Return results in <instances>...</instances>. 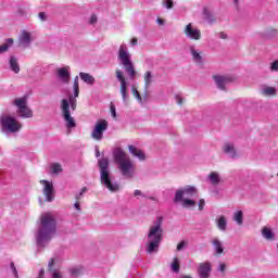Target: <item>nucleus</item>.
<instances>
[{"instance_id": "8fccbe9b", "label": "nucleus", "mask_w": 278, "mask_h": 278, "mask_svg": "<svg viewBox=\"0 0 278 278\" xmlns=\"http://www.w3.org/2000/svg\"><path fill=\"white\" fill-rule=\"evenodd\" d=\"M138 45V38L134 37L130 39V47H136Z\"/></svg>"}, {"instance_id": "6e6d98bb", "label": "nucleus", "mask_w": 278, "mask_h": 278, "mask_svg": "<svg viewBox=\"0 0 278 278\" xmlns=\"http://www.w3.org/2000/svg\"><path fill=\"white\" fill-rule=\"evenodd\" d=\"M38 278H45V269H40Z\"/></svg>"}, {"instance_id": "4d7b16f0", "label": "nucleus", "mask_w": 278, "mask_h": 278, "mask_svg": "<svg viewBox=\"0 0 278 278\" xmlns=\"http://www.w3.org/2000/svg\"><path fill=\"white\" fill-rule=\"evenodd\" d=\"M74 207H75V210H79V207H80L79 202H76V203L74 204Z\"/></svg>"}, {"instance_id": "a18cd8bd", "label": "nucleus", "mask_w": 278, "mask_h": 278, "mask_svg": "<svg viewBox=\"0 0 278 278\" xmlns=\"http://www.w3.org/2000/svg\"><path fill=\"white\" fill-rule=\"evenodd\" d=\"M156 23H157V25H160L161 27L164 26V25H166V21H164L162 17H157V18H156Z\"/></svg>"}, {"instance_id": "72a5a7b5", "label": "nucleus", "mask_w": 278, "mask_h": 278, "mask_svg": "<svg viewBox=\"0 0 278 278\" xmlns=\"http://www.w3.org/2000/svg\"><path fill=\"white\" fill-rule=\"evenodd\" d=\"M217 227H218V229H220V231L227 230V218H225V216H220L217 219Z\"/></svg>"}, {"instance_id": "603ef678", "label": "nucleus", "mask_w": 278, "mask_h": 278, "mask_svg": "<svg viewBox=\"0 0 278 278\" xmlns=\"http://www.w3.org/2000/svg\"><path fill=\"white\" fill-rule=\"evenodd\" d=\"M218 38H220V40H227V34L226 33H218Z\"/></svg>"}, {"instance_id": "5fc2aeb1", "label": "nucleus", "mask_w": 278, "mask_h": 278, "mask_svg": "<svg viewBox=\"0 0 278 278\" xmlns=\"http://www.w3.org/2000/svg\"><path fill=\"white\" fill-rule=\"evenodd\" d=\"M52 278H62V274L59 271H52Z\"/></svg>"}, {"instance_id": "423d86ee", "label": "nucleus", "mask_w": 278, "mask_h": 278, "mask_svg": "<svg viewBox=\"0 0 278 278\" xmlns=\"http://www.w3.org/2000/svg\"><path fill=\"white\" fill-rule=\"evenodd\" d=\"M100 168V181L104 188H108L110 192H118L121 187L116 182H112V174H110V160L102 157L98 161Z\"/></svg>"}, {"instance_id": "a211bd4d", "label": "nucleus", "mask_w": 278, "mask_h": 278, "mask_svg": "<svg viewBox=\"0 0 278 278\" xmlns=\"http://www.w3.org/2000/svg\"><path fill=\"white\" fill-rule=\"evenodd\" d=\"M200 278H210V273H212V264L201 263L198 269Z\"/></svg>"}, {"instance_id": "bb28decb", "label": "nucleus", "mask_w": 278, "mask_h": 278, "mask_svg": "<svg viewBox=\"0 0 278 278\" xmlns=\"http://www.w3.org/2000/svg\"><path fill=\"white\" fill-rule=\"evenodd\" d=\"M9 64H10L11 71H13V73H15V74L21 73V66L18 65V60L16 59V56H11Z\"/></svg>"}, {"instance_id": "473e14b6", "label": "nucleus", "mask_w": 278, "mask_h": 278, "mask_svg": "<svg viewBox=\"0 0 278 278\" xmlns=\"http://www.w3.org/2000/svg\"><path fill=\"white\" fill-rule=\"evenodd\" d=\"M262 236L265 238V240H273L275 238V235H273V230L268 227H264L262 229Z\"/></svg>"}, {"instance_id": "20e7f679", "label": "nucleus", "mask_w": 278, "mask_h": 278, "mask_svg": "<svg viewBox=\"0 0 278 278\" xmlns=\"http://www.w3.org/2000/svg\"><path fill=\"white\" fill-rule=\"evenodd\" d=\"M56 227L58 223L55 222V216H53L51 213H46L41 215L37 241L49 242V240L53 238Z\"/></svg>"}, {"instance_id": "c9c22d12", "label": "nucleus", "mask_w": 278, "mask_h": 278, "mask_svg": "<svg viewBox=\"0 0 278 278\" xmlns=\"http://www.w3.org/2000/svg\"><path fill=\"white\" fill-rule=\"evenodd\" d=\"M179 258L175 257L172 263V270H174V273H179Z\"/></svg>"}, {"instance_id": "bf43d9fd", "label": "nucleus", "mask_w": 278, "mask_h": 278, "mask_svg": "<svg viewBox=\"0 0 278 278\" xmlns=\"http://www.w3.org/2000/svg\"><path fill=\"white\" fill-rule=\"evenodd\" d=\"M235 5H238L240 3V0H233Z\"/></svg>"}, {"instance_id": "9d476101", "label": "nucleus", "mask_w": 278, "mask_h": 278, "mask_svg": "<svg viewBox=\"0 0 278 278\" xmlns=\"http://www.w3.org/2000/svg\"><path fill=\"white\" fill-rule=\"evenodd\" d=\"M105 131H108V121H98L93 127V130L91 131L92 140L101 142V140H103V134H105Z\"/></svg>"}, {"instance_id": "4468645a", "label": "nucleus", "mask_w": 278, "mask_h": 278, "mask_svg": "<svg viewBox=\"0 0 278 278\" xmlns=\"http://www.w3.org/2000/svg\"><path fill=\"white\" fill-rule=\"evenodd\" d=\"M116 79L119 81V92L122 94V99L124 103H127L129 99V94H127V80L125 79V76L123 75V71L116 70L115 71Z\"/></svg>"}, {"instance_id": "4be33fe9", "label": "nucleus", "mask_w": 278, "mask_h": 278, "mask_svg": "<svg viewBox=\"0 0 278 278\" xmlns=\"http://www.w3.org/2000/svg\"><path fill=\"white\" fill-rule=\"evenodd\" d=\"M223 151L224 153H226V155H228V157H238V152L236 151V146H233V143H225L223 147Z\"/></svg>"}, {"instance_id": "cd10ccee", "label": "nucleus", "mask_w": 278, "mask_h": 278, "mask_svg": "<svg viewBox=\"0 0 278 278\" xmlns=\"http://www.w3.org/2000/svg\"><path fill=\"white\" fill-rule=\"evenodd\" d=\"M263 97H275L277 89L275 87L265 86L261 89Z\"/></svg>"}, {"instance_id": "a19ab883", "label": "nucleus", "mask_w": 278, "mask_h": 278, "mask_svg": "<svg viewBox=\"0 0 278 278\" xmlns=\"http://www.w3.org/2000/svg\"><path fill=\"white\" fill-rule=\"evenodd\" d=\"M71 275L73 277H78V275H81V270L79 268H73L71 269Z\"/></svg>"}, {"instance_id": "f3484780", "label": "nucleus", "mask_w": 278, "mask_h": 278, "mask_svg": "<svg viewBox=\"0 0 278 278\" xmlns=\"http://www.w3.org/2000/svg\"><path fill=\"white\" fill-rule=\"evenodd\" d=\"M20 47L27 49L31 45V34L27 30H22L18 38Z\"/></svg>"}, {"instance_id": "58836bf2", "label": "nucleus", "mask_w": 278, "mask_h": 278, "mask_svg": "<svg viewBox=\"0 0 278 278\" xmlns=\"http://www.w3.org/2000/svg\"><path fill=\"white\" fill-rule=\"evenodd\" d=\"M53 266H55V260L54 258H50L49 263H48V270L49 273H53Z\"/></svg>"}, {"instance_id": "79ce46f5", "label": "nucleus", "mask_w": 278, "mask_h": 278, "mask_svg": "<svg viewBox=\"0 0 278 278\" xmlns=\"http://www.w3.org/2000/svg\"><path fill=\"white\" fill-rule=\"evenodd\" d=\"M38 17H39V20L42 21V22L47 21V18H48L47 13H45V12H40V13L38 14Z\"/></svg>"}, {"instance_id": "4c0bfd02", "label": "nucleus", "mask_w": 278, "mask_h": 278, "mask_svg": "<svg viewBox=\"0 0 278 278\" xmlns=\"http://www.w3.org/2000/svg\"><path fill=\"white\" fill-rule=\"evenodd\" d=\"M163 5L167 10H173V5H174L173 0H163Z\"/></svg>"}, {"instance_id": "0eeeda50", "label": "nucleus", "mask_w": 278, "mask_h": 278, "mask_svg": "<svg viewBox=\"0 0 278 278\" xmlns=\"http://www.w3.org/2000/svg\"><path fill=\"white\" fill-rule=\"evenodd\" d=\"M117 60L121 65L124 66L130 79H134V77H136V68L134 67V62H131V53H129L127 43H122L119 46L117 51Z\"/></svg>"}, {"instance_id": "1a4fd4ad", "label": "nucleus", "mask_w": 278, "mask_h": 278, "mask_svg": "<svg viewBox=\"0 0 278 278\" xmlns=\"http://www.w3.org/2000/svg\"><path fill=\"white\" fill-rule=\"evenodd\" d=\"M12 103L16 108V114L20 118H34V111L29 108L27 97L16 98Z\"/></svg>"}, {"instance_id": "c85d7f7f", "label": "nucleus", "mask_w": 278, "mask_h": 278, "mask_svg": "<svg viewBox=\"0 0 278 278\" xmlns=\"http://www.w3.org/2000/svg\"><path fill=\"white\" fill-rule=\"evenodd\" d=\"M207 180L210 181V184H211L212 186H218V184H220V174H219V173H216V172H212V173L208 175Z\"/></svg>"}, {"instance_id": "ddd939ff", "label": "nucleus", "mask_w": 278, "mask_h": 278, "mask_svg": "<svg viewBox=\"0 0 278 278\" xmlns=\"http://www.w3.org/2000/svg\"><path fill=\"white\" fill-rule=\"evenodd\" d=\"M42 186V194L46 197V201L51 203L55 199V188L53 187V182L49 180H40Z\"/></svg>"}, {"instance_id": "3c124183", "label": "nucleus", "mask_w": 278, "mask_h": 278, "mask_svg": "<svg viewBox=\"0 0 278 278\" xmlns=\"http://www.w3.org/2000/svg\"><path fill=\"white\" fill-rule=\"evenodd\" d=\"M184 247H186V241H180V242L177 244V251H181V249H184Z\"/></svg>"}, {"instance_id": "2eb2a0df", "label": "nucleus", "mask_w": 278, "mask_h": 278, "mask_svg": "<svg viewBox=\"0 0 278 278\" xmlns=\"http://www.w3.org/2000/svg\"><path fill=\"white\" fill-rule=\"evenodd\" d=\"M189 52H190L192 62H194V64H198V66H201L205 63V58L203 56V51H201L200 49H197L195 46H190Z\"/></svg>"}, {"instance_id": "7ed1b4c3", "label": "nucleus", "mask_w": 278, "mask_h": 278, "mask_svg": "<svg viewBox=\"0 0 278 278\" xmlns=\"http://www.w3.org/2000/svg\"><path fill=\"white\" fill-rule=\"evenodd\" d=\"M113 160L117 165V169L119 170L122 177L125 179H131L136 175V165H134V161L127 155L123 149L117 148L113 151Z\"/></svg>"}, {"instance_id": "37998d69", "label": "nucleus", "mask_w": 278, "mask_h": 278, "mask_svg": "<svg viewBox=\"0 0 278 278\" xmlns=\"http://www.w3.org/2000/svg\"><path fill=\"white\" fill-rule=\"evenodd\" d=\"M175 100L178 105H184V98H181V96H176Z\"/></svg>"}, {"instance_id": "c756f323", "label": "nucleus", "mask_w": 278, "mask_h": 278, "mask_svg": "<svg viewBox=\"0 0 278 278\" xmlns=\"http://www.w3.org/2000/svg\"><path fill=\"white\" fill-rule=\"evenodd\" d=\"M232 220H235L239 227H242L244 224V213H242V211H237L232 216Z\"/></svg>"}, {"instance_id": "2f4dec72", "label": "nucleus", "mask_w": 278, "mask_h": 278, "mask_svg": "<svg viewBox=\"0 0 278 278\" xmlns=\"http://www.w3.org/2000/svg\"><path fill=\"white\" fill-rule=\"evenodd\" d=\"M278 36V30L276 28H267L265 30V38L268 40H273V38H277Z\"/></svg>"}, {"instance_id": "f03ea898", "label": "nucleus", "mask_w": 278, "mask_h": 278, "mask_svg": "<svg viewBox=\"0 0 278 278\" xmlns=\"http://www.w3.org/2000/svg\"><path fill=\"white\" fill-rule=\"evenodd\" d=\"M73 94L68 96V99H63L61 101V111L63 114V118L66 123L67 129H73L77 127L75 123V118L71 116V110L75 112L77 110V98L79 97V76H75L73 83Z\"/></svg>"}, {"instance_id": "f8f14e48", "label": "nucleus", "mask_w": 278, "mask_h": 278, "mask_svg": "<svg viewBox=\"0 0 278 278\" xmlns=\"http://www.w3.org/2000/svg\"><path fill=\"white\" fill-rule=\"evenodd\" d=\"M184 34L188 40L199 41L202 38L201 29H199V27L194 26L192 23H189L185 26Z\"/></svg>"}, {"instance_id": "6ab92c4d", "label": "nucleus", "mask_w": 278, "mask_h": 278, "mask_svg": "<svg viewBox=\"0 0 278 278\" xmlns=\"http://www.w3.org/2000/svg\"><path fill=\"white\" fill-rule=\"evenodd\" d=\"M128 151L134 157H138L140 162H144V160H147V154H144L142 150L136 148V146H128Z\"/></svg>"}, {"instance_id": "7c9ffc66", "label": "nucleus", "mask_w": 278, "mask_h": 278, "mask_svg": "<svg viewBox=\"0 0 278 278\" xmlns=\"http://www.w3.org/2000/svg\"><path fill=\"white\" fill-rule=\"evenodd\" d=\"M13 45H14V39L8 38V39L5 40V43H3L2 46H0V55H1L2 53H5V52L10 49V47H12Z\"/></svg>"}, {"instance_id": "dca6fc26", "label": "nucleus", "mask_w": 278, "mask_h": 278, "mask_svg": "<svg viewBox=\"0 0 278 278\" xmlns=\"http://www.w3.org/2000/svg\"><path fill=\"white\" fill-rule=\"evenodd\" d=\"M213 79L219 90H225V86H227V84L233 81L232 77L220 76V75L213 76Z\"/></svg>"}, {"instance_id": "5701e85b", "label": "nucleus", "mask_w": 278, "mask_h": 278, "mask_svg": "<svg viewBox=\"0 0 278 278\" xmlns=\"http://www.w3.org/2000/svg\"><path fill=\"white\" fill-rule=\"evenodd\" d=\"M134 197L137 199H149L150 201H157V198L155 195H152L149 191L143 192L141 190H135Z\"/></svg>"}, {"instance_id": "e433bc0d", "label": "nucleus", "mask_w": 278, "mask_h": 278, "mask_svg": "<svg viewBox=\"0 0 278 278\" xmlns=\"http://www.w3.org/2000/svg\"><path fill=\"white\" fill-rule=\"evenodd\" d=\"M132 94L135 99H137L138 103L142 104V96H140V92L138 91V89H136V87H132Z\"/></svg>"}, {"instance_id": "f704fd0d", "label": "nucleus", "mask_w": 278, "mask_h": 278, "mask_svg": "<svg viewBox=\"0 0 278 278\" xmlns=\"http://www.w3.org/2000/svg\"><path fill=\"white\" fill-rule=\"evenodd\" d=\"M52 175H60L62 173V165L60 163H53L51 165Z\"/></svg>"}, {"instance_id": "39448f33", "label": "nucleus", "mask_w": 278, "mask_h": 278, "mask_svg": "<svg viewBox=\"0 0 278 278\" xmlns=\"http://www.w3.org/2000/svg\"><path fill=\"white\" fill-rule=\"evenodd\" d=\"M164 218L162 216L156 218V224L150 227V231L148 233V244L147 251L148 253H157L160 249V244L162 240H164V230L162 229V223Z\"/></svg>"}, {"instance_id": "864d4df0", "label": "nucleus", "mask_w": 278, "mask_h": 278, "mask_svg": "<svg viewBox=\"0 0 278 278\" xmlns=\"http://www.w3.org/2000/svg\"><path fill=\"white\" fill-rule=\"evenodd\" d=\"M8 202L5 200H0V210H3V207H8Z\"/></svg>"}, {"instance_id": "aec40b11", "label": "nucleus", "mask_w": 278, "mask_h": 278, "mask_svg": "<svg viewBox=\"0 0 278 278\" xmlns=\"http://www.w3.org/2000/svg\"><path fill=\"white\" fill-rule=\"evenodd\" d=\"M128 151L134 157H138L140 162H144V160H147V154H144L142 150L136 148V146H128Z\"/></svg>"}, {"instance_id": "13d9d810", "label": "nucleus", "mask_w": 278, "mask_h": 278, "mask_svg": "<svg viewBox=\"0 0 278 278\" xmlns=\"http://www.w3.org/2000/svg\"><path fill=\"white\" fill-rule=\"evenodd\" d=\"M101 154L99 153V149H96V156L99 157Z\"/></svg>"}, {"instance_id": "6e6552de", "label": "nucleus", "mask_w": 278, "mask_h": 278, "mask_svg": "<svg viewBox=\"0 0 278 278\" xmlns=\"http://www.w3.org/2000/svg\"><path fill=\"white\" fill-rule=\"evenodd\" d=\"M23 129V124L16 121V117L4 114L0 116V131L4 136H12V134H18Z\"/></svg>"}, {"instance_id": "b1692460", "label": "nucleus", "mask_w": 278, "mask_h": 278, "mask_svg": "<svg viewBox=\"0 0 278 278\" xmlns=\"http://www.w3.org/2000/svg\"><path fill=\"white\" fill-rule=\"evenodd\" d=\"M212 244L215 249V254L216 255H223L225 253V248H223V241L219 240L218 238H215L212 240Z\"/></svg>"}, {"instance_id": "09e8293b", "label": "nucleus", "mask_w": 278, "mask_h": 278, "mask_svg": "<svg viewBox=\"0 0 278 278\" xmlns=\"http://www.w3.org/2000/svg\"><path fill=\"white\" fill-rule=\"evenodd\" d=\"M94 23H97V15L93 14L90 16L89 24L94 25Z\"/></svg>"}, {"instance_id": "f257e3e1", "label": "nucleus", "mask_w": 278, "mask_h": 278, "mask_svg": "<svg viewBox=\"0 0 278 278\" xmlns=\"http://www.w3.org/2000/svg\"><path fill=\"white\" fill-rule=\"evenodd\" d=\"M198 190L194 186H185L175 191L173 203L175 205H180V207H185L186 210H190L192 207L199 206V210H203L205 207V199H200L198 202L194 200L197 197Z\"/></svg>"}, {"instance_id": "de8ad7c7", "label": "nucleus", "mask_w": 278, "mask_h": 278, "mask_svg": "<svg viewBox=\"0 0 278 278\" xmlns=\"http://www.w3.org/2000/svg\"><path fill=\"white\" fill-rule=\"evenodd\" d=\"M218 270H220V273H225V270H227V265L225 263H220Z\"/></svg>"}, {"instance_id": "393cba45", "label": "nucleus", "mask_w": 278, "mask_h": 278, "mask_svg": "<svg viewBox=\"0 0 278 278\" xmlns=\"http://www.w3.org/2000/svg\"><path fill=\"white\" fill-rule=\"evenodd\" d=\"M79 77H80L81 81H84L88 86L94 85V81H96L94 76L90 75L89 73L80 72Z\"/></svg>"}, {"instance_id": "ea45409f", "label": "nucleus", "mask_w": 278, "mask_h": 278, "mask_svg": "<svg viewBox=\"0 0 278 278\" xmlns=\"http://www.w3.org/2000/svg\"><path fill=\"white\" fill-rule=\"evenodd\" d=\"M270 71H271V73H277L278 72V61H274L270 64Z\"/></svg>"}, {"instance_id": "a878e982", "label": "nucleus", "mask_w": 278, "mask_h": 278, "mask_svg": "<svg viewBox=\"0 0 278 278\" xmlns=\"http://www.w3.org/2000/svg\"><path fill=\"white\" fill-rule=\"evenodd\" d=\"M203 17L204 21H206V23H208L210 25L216 23V16H214V13H212V11H210L208 9L203 10Z\"/></svg>"}, {"instance_id": "412c9836", "label": "nucleus", "mask_w": 278, "mask_h": 278, "mask_svg": "<svg viewBox=\"0 0 278 278\" xmlns=\"http://www.w3.org/2000/svg\"><path fill=\"white\" fill-rule=\"evenodd\" d=\"M143 81H144V90L146 94L144 97H149V88H151V84H153V73L151 72H146L143 75Z\"/></svg>"}, {"instance_id": "c03bdc74", "label": "nucleus", "mask_w": 278, "mask_h": 278, "mask_svg": "<svg viewBox=\"0 0 278 278\" xmlns=\"http://www.w3.org/2000/svg\"><path fill=\"white\" fill-rule=\"evenodd\" d=\"M11 268H12L14 277L18 278V271L16 270V266H14V263H11Z\"/></svg>"}, {"instance_id": "49530a36", "label": "nucleus", "mask_w": 278, "mask_h": 278, "mask_svg": "<svg viewBox=\"0 0 278 278\" xmlns=\"http://www.w3.org/2000/svg\"><path fill=\"white\" fill-rule=\"evenodd\" d=\"M111 115L113 118H116V106H114V104H111Z\"/></svg>"}, {"instance_id": "9b49d317", "label": "nucleus", "mask_w": 278, "mask_h": 278, "mask_svg": "<svg viewBox=\"0 0 278 278\" xmlns=\"http://www.w3.org/2000/svg\"><path fill=\"white\" fill-rule=\"evenodd\" d=\"M55 77L63 86L71 84V66H63L55 70Z\"/></svg>"}]
</instances>
